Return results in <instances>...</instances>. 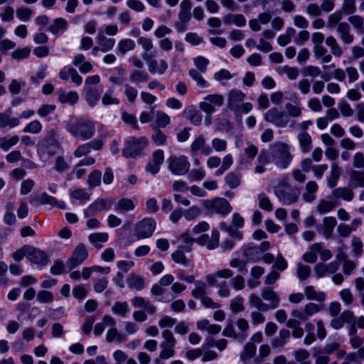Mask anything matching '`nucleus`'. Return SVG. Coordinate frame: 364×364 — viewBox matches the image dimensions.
<instances>
[{"label": "nucleus", "mask_w": 364, "mask_h": 364, "mask_svg": "<svg viewBox=\"0 0 364 364\" xmlns=\"http://www.w3.org/2000/svg\"><path fill=\"white\" fill-rule=\"evenodd\" d=\"M349 186L353 188L364 187V172L352 171L350 173Z\"/></svg>", "instance_id": "obj_48"}, {"label": "nucleus", "mask_w": 364, "mask_h": 364, "mask_svg": "<svg viewBox=\"0 0 364 364\" xmlns=\"http://www.w3.org/2000/svg\"><path fill=\"white\" fill-rule=\"evenodd\" d=\"M110 205L109 201L102 198H98L84 210L85 216L88 218L94 215L98 212L107 210L109 208Z\"/></svg>", "instance_id": "obj_24"}, {"label": "nucleus", "mask_w": 364, "mask_h": 364, "mask_svg": "<svg viewBox=\"0 0 364 364\" xmlns=\"http://www.w3.org/2000/svg\"><path fill=\"white\" fill-rule=\"evenodd\" d=\"M171 258L176 263H179L185 266H188L191 264V259L186 257L181 247H179L178 250L171 254Z\"/></svg>", "instance_id": "obj_58"}, {"label": "nucleus", "mask_w": 364, "mask_h": 364, "mask_svg": "<svg viewBox=\"0 0 364 364\" xmlns=\"http://www.w3.org/2000/svg\"><path fill=\"white\" fill-rule=\"evenodd\" d=\"M65 129L73 137L85 141L92 139L95 134V124L90 119L72 117L65 122Z\"/></svg>", "instance_id": "obj_1"}, {"label": "nucleus", "mask_w": 364, "mask_h": 364, "mask_svg": "<svg viewBox=\"0 0 364 364\" xmlns=\"http://www.w3.org/2000/svg\"><path fill=\"white\" fill-rule=\"evenodd\" d=\"M348 23L352 25L358 33H364V18L359 15H348Z\"/></svg>", "instance_id": "obj_46"}, {"label": "nucleus", "mask_w": 364, "mask_h": 364, "mask_svg": "<svg viewBox=\"0 0 364 364\" xmlns=\"http://www.w3.org/2000/svg\"><path fill=\"white\" fill-rule=\"evenodd\" d=\"M336 225L337 221L334 217H325L323 218L322 225L320 227H317V230L323 235L325 239L328 240L331 237Z\"/></svg>", "instance_id": "obj_21"}, {"label": "nucleus", "mask_w": 364, "mask_h": 364, "mask_svg": "<svg viewBox=\"0 0 364 364\" xmlns=\"http://www.w3.org/2000/svg\"><path fill=\"white\" fill-rule=\"evenodd\" d=\"M135 205L132 199L123 198L118 200L114 206V210L117 213H122L124 212L134 210Z\"/></svg>", "instance_id": "obj_42"}, {"label": "nucleus", "mask_w": 364, "mask_h": 364, "mask_svg": "<svg viewBox=\"0 0 364 364\" xmlns=\"http://www.w3.org/2000/svg\"><path fill=\"white\" fill-rule=\"evenodd\" d=\"M19 124V118L11 117L9 112L0 113V128L9 127L11 129L18 126Z\"/></svg>", "instance_id": "obj_37"}, {"label": "nucleus", "mask_w": 364, "mask_h": 364, "mask_svg": "<svg viewBox=\"0 0 364 364\" xmlns=\"http://www.w3.org/2000/svg\"><path fill=\"white\" fill-rule=\"evenodd\" d=\"M26 259L32 264L38 265L40 268L46 267L49 262L48 255L36 247L29 246L27 248Z\"/></svg>", "instance_id": "obj_15"}, {"label": "nucleus", "mask_w": 364, "mask_h": 364, "mask_svg": "<svg viewBox=\"0 0 364 364\" xmlns=\"http://www.w3.org/2000/svg\"><path fill=\"white\" fill-rule=\"evenodd\" d=\"M248 301L251 306L259 311H267L269 310V306H267V304L264 303L259 296L255 294H252L249 296Z\"/></svg>", "instance_id": "obj_50"}, {"label": "nucleus", "mask_w": 364, "mask_h": 364, "mask_svg": "<svg viewBox=\"0 0 364 364\" xmlns=\"http://www.w3.org/2000/svg\"><path fill=\"white\" fill-rule=\"evenodd\" d=\"M97 45L102 48V53H107L112 50L115 46L114 38H107L102 30H100L95 38Z\"/></svg>", "instance_id": "obj_28"}, {"label": "nucleus", "mask_w": 364, "mask_h": 364, "mask_svg": "<svg viewBox=\"0 0 364 364\" xmlns=\"http://www.w3.org/2000/svg\"><path fill=\"white\" fill-rule=\"evenodd\" d=\"M88 257V251L85 245L78 244L74 249L71 256L66 262V267L70 271L80 265Z\"/></svg>", "instance_id": "obj_12"}, {"label": "nucleus", "mask_w": 364, "mask_h": 364, "mask_svg": "<svg viewBox=\"0 0 364 364\" xmlns=\"http://www.w3.org/2000/svg\"><path fill=\"white\" fill-rule=\"evenodd\" d=\"M148 144L149 140L146 136H128L124 141V147L122 150V156L125 158L132 159L141 157L144 155Z\"/></svg>", "instance_id": "obj_5"}, {"label": "nucleus", "mask_w": 364, "mask_h": 364, "mask_svg": "<svg viewBox=\"0 0 364 364\" xmlns=\"http://www.w3.org/2000/svg\"><path fill=\"white\" fill-rule=\"evenodd\" d=\"M70 77L72 82L76 85L80 86L82 82V77L78 74L77 71L73 67H64L59 72V77L67 81Z\"/></svg>", "instance_id": "obj_26"}, {"label": "nucleus", "mask_w": 364, "mask_h": 364, "mask_svg": "<svg viewBox=\"0 0 364 364\" xmlns=\"http://www.w3.org/2000/svg\"><path fill=\"white\" fill-rule=\"evenodd\" d=\"M313 52L315 58L321 59L322 63H329L332 60L331 54L328 53V50L323 45L314 46Z\"/></svg>", "instance_id": "obj_44"}, {"label": "nucleus", "mask_w": 364, "mask_h": 364, "mask_svg": "<svg viewBox=\"0 0 364 364\" xmlns=\"http://www.w3.org/2000/svg\"><path fill=\"white\" fill-rule=\"evenodd\" d=\"M338 205L333 200L322 199L317 206L316 210L320 214L327 213L333 210Z\"/></svg>", "instance_id": "obj_56"}, {"label": "nucleus", "mask_w": 364, "mask_h": 364, "mask_svg": "<svg viewBox=\"0 0 364 364\" xmlns=\"http://www.w3.org/2000/svg\"><path fill=\"white\" fill-rule=\"evenodd\" d=\"M297 138L301 151L303 153L309 152L312 148V139L311 135L306 132H303L298 134Z\"/></svg>", "instance_id": "obj_39"}, {"label": "nucleus", "mask_w": 364, "mask_h": 364, "mask_svg": "<svg viewBox=\"0 0 364 364\" xmlns=\"http://www.w3.org/2000/svg\"><path fill=\"white\" fill-rule=\"evenodd\" d=\"M171 122L170 117L164 112L158 111L156 114L154 123L151 125L153 129L165 128Z\"/></svg>", "instance_id": "obj_49"}, {"label": "nucleus", "mask_w": 364, "mask_h": 364, "mask_svg": "<svg viewBox=\"0 0 364 364\" xmlns=\"http://www.w3.org/2000/svg\"><path fill=\"white\" fill-rule=\"evenodd\" d=\"M273 162L280 168H287L292 160L287 144L276 142L270 147Z\"/></svg>", "instance_id": "obj_6"}, {"label": "nucleus", "mask_w": 364, "mask_h": 364, "mask_svg": "<svg viewBox=\"0 0 364 364\" xmlns=\"http://www.w3.org/2000/svg\"><path fill=\"white\" fill-rule=\"evenodd\" d=\"M361 224L362 220L360 218H355L350 225L340 223L337 227L336 231L339 237L346 238L350 235L352 232L355 231Z\"/></svg>", "instance_id": "obj_25"}, {"label": "nucleus", "mask_w": 364, "mask_h": 364, "mask_svg": "<svg viewBox=\"0 0 364 364\" xmlns=\"http://www.w3.org/2000/svg\"><path fill=\"white\" fill-rule=\"evenodd\" d=\"M336 32L339 39L343 44H351L354 41L355 37L351 33L350 26L347 22H341L336 27Z\"/></svg>", "instance_id": "obj_20"}, {"label": "nucleus", "mask_w": 364, "mask_h": 364, "mask_svg": "<svg viewBox=\"0 0 364 364\" xmlns=\"http://www.w3.org/2000/svg\"><path fill=\"white\" fill-rule=\"evenodd\" d=\"M234 273L230 269H223L218 270L215 273L208 274L205 277L208 284L210 286H218L217 278L229 279L232 277Z\"/></svg>", "instance_id": "obj_30"}, {"label": "nucleus", "mask_w": 364, "mask_h": 364, "mask_svg": "<svg viewBox=\"0 0 364 364\" xmlns=\"http://www.w3.org/2000/svg\"><path fill=\"white\" fill-rule=\"evenodd\" d=\"M109 239V235L107 232H94L88 235V241L97 249H101L103 244L107 242Z\"/></svg>", "instance_id": "obj_33"}, {"label": "nucleus", "mask_w": 364, "mask_h": 364, "mask_svg": "<svg viewBox=\"0 0 364 364\" xmlns=\"http://www.w3.org/2000/svg\"><path fill=\"white\" fill-rule=\"evenodd\" d=\"M321 250V243H314L310 247V250L305 252L302 257L306 262L314 264L317 261V254Z\"/></svg>", "instance_id": "obj_47"}, {"label": "nucleus", "mask_w": 364, "mask_h": 364, "mask_svg": "<svg viewBox=\"0 0 364 364\" xmlns=\"http://www.w3.org/2000/svg\"><path fill=\"white\" fill-rule=\"evenodd\" d=\"M264 119L279 127H287L289 121L288 115L277 107H272L266 112L264 114Z\"/></svg>", "instance_id": "obj_13"}, {"label": "nucleus", "mask_w": 364, "mask_h": 364, "mask_svg": "<svg viewBox=\"0 0 364 364\" xmlns=\"http://www.w3.org/2000/svg\"><path fill=\"white\" fill-rule=\"evenodd\" d=\"M277 71L279 75L285 74L287 77L291 80H296L299 76V69L296 67H290L289 65L280 66L277 68Z\"/></svg>", "instance_id": "obj_53"}, {"label": "nucleus", "mask_w": 364, "mask_h": 364, "mask_svg": "<svg viewBox=\"0 0 364 364\" xmlns=\"http://www.w3.org/2000/svg\"><path fill=\"white\" fill-rule=\"evenodd\" d=\"M130 309L127 301H115L112 307V311L114 314L125 318L129 312Z\"/></svg>", "instance_id": "obj_45"}, {"label": "nucleus", "mask_w": 364, "mask_h": 364, "mask_svg": "<svg viewBox=\"0 0 364 364\" xmlns=\"http://www.w3.org/2000/svg\"><path fill=\"white\" fill-rule=\"evenodd\" d=\"M167 163L168 169L174 175H185L190 168V163L188 158L184 155L171 156L168 158Z\"/></svg>", "instance_id": "obj_11"}, {"label": "nucleus", "mask_w": 364, "mask_h": 364, "mask_svg": "<svg viewBox=\"0 0 364 364\" xmlns=\"http://www.w3.org/2000/svg\"><path fill=\"white\" fill-rule=\"evenodd\" d=\"M136 44L134 41L130 38L122 39L119 41L117 50L121 55H124L126 53L134 49Z\"/></svg>", "instance_id": "obj_54"}, {"label": "nucleus", "mask_w": 364, "mask_h": 364, "mask_svg": "<svg viewBox=\"0 0 364 364\" xmlns=\"http://www.w3.org/2000/svg\"><path fill=\"white\" fill-rule=\"evenodd\" d=\"M190 152L193 156L196 155L198 152L204 156H208L212 153V149L206 144L205 136L203 134H199L191 144Z\"/></svg>", "instance_id": "obj_17"}, {"label": "nucleus", "mask_w": 364, "mask_h": 364, "mask_svg": "<svg viewBox=\"0 0 364 364\" xmlns=\"http://www.w3.org/2000/svg\"><path fill=\"white\" fill-rule=\"evenodd\" d=\"M127 286L137 291L142 290L145 287L144 278L140 275L131 273L127 278Z\"/></svg>", "instance_id": "obj_36"}, {"label": "nucleus", "mask_w": 364, "mask_h": 364, "mask_svg": "<svg viewBox=\"0 0 364 364\" xmlns=\"http://www.w3.org/2000/svg\"><path fill=\"white\" fill-rule=\"evenodd\" d=\"M236 326L239 331L238 333L235 331L232 322L230 321L223 329V335L226 337L232 338L240 343H242L248 336L249 323L247 319L240 318L236 321Z\"/></svg>", "instance_id": "obj_7"}, {"label": "nucleus", "mask_w": 364, "mask_h": 364, "mask_svg": "<svg viewBox=\"0 0 364 364\" xmlns=\"http://www.w3.org/2000/svg\"><path fill=\"white\" fill-rule=\"evenodd\" d=\"M37 149L40 154L48 158L57 154L58 151L62 149L58 129L51 128L46 130L45 135L38 143Z\"/></svg>", "instance_id": "obj_2"}, {"label": "nucleus", "mask_w": 364, "mask_h": 364, "mask_svg": "<svg viewBox=\"0 0 364 364\" xmlns=\"http://www.w3.org/2000/svg\"><path fill=\"white\" fill-rule=\"evenodd\" d=\"M58 101L61 104L75 105L79 100V95L76 91L66 92L63 89L57 91Z\"/></svg>", "instance_id": "obj_27"}, {"label": "nucleus", "mask_w": 364, "mask_h": 364, "mask_svg": "<svg viewBox=\"0 0 364 364\" xmlns=\"http://www.w3.org/2000/svg\"><path fill=\"white\" fill-rule=\"evenodd\" d=\"M186 118L195 126H198L202 122V115L194 106H188L183 110Z\"/></svg>", "instance_id": "obj_35"}, {"label": "nucleus", "mask_w": 364, "mask_h": 364, "mask_svg": "<svg viewBox=\"0 0 364 364\" xmlns=\"http://www.w3.org/2000/svg\"><path fill=\"white\" fill-rule=\"evenodd\" d=\"M188 75L196 81L197 85L200 88L208 87L210 84L203 78L200 71L192 68L188 70Z\"/></svg>", "instance_id": "obj_55"}, {"label": "nucleus", "mask_w": 364, "mask_h": 364, "mask_svg": "<svg viewBox=\"0 0 364 364\" xmlns=\"http://www.w3.org/2000/svg\"><path fill=\"white\" fill-rule=\"evenodd\" d=\"M149 78L148 73L142 70H134L129 73V80L136 85L147 82Z\"/></svg>", "instance_id": "obj_51"}, {"label": "nucleus", "mask_w": 364, "mask_h": 364, "mask_svg": "<svg viewBox=\"0 0 364 364\" xmlns=\"http://www.w3.org/2000/svg\"><path fill=\"white\" fill-rule=\"evenodd\" d=\"M246 95L240 90L232 89L228 95V107L234 112L236 117H242L243 114H247L252 109L251 102H243Z\"/></svg>", "instance_id": "obj_4"}, {"label": "nucleus", "mask_w": 364, "mask_h": 364, "mask_svg": "<svg viewBox=\"0 0 364 364\" xmlns=\"http://www.w3.org/2000/svg\"><path fill=\"white\" fill-rule=\"evenodd\" d=\"M220 234L218 230H213L211 235L203 234L196 239V242L201 246H205L208 250H214L219 245Z\"/></svg>", "instance_id": "obj_18"}, {"label": "nucleus", "mask_w": 364, "mask_h": 364, "mask_svg": "<svg viewBox=\"0 0 364 364\" xmlns=\"http://www.w3.org/2000/svg\"><path fill=\"white\" fill-rule=\"evenodd\" d=\"M163 341L159 344L161 349L159 358L162 360H168L174 356L175 346L177 341L173 333L169 330H164L161 332Z\"/></svg>", "instance_id": "obj_8"}, {"label": "nucleus", "mask_w": 364, "mask_h": 364, "mask_svg": "<svg viewBox=\"0 0 364 364\" xmlns=\"http://www.w3.org/2000/svg\"><path fill=\"white\" fill-rule=\"evenodd\" d=\"M36 300L40 304H50L54 301V295L50 291L41 290L36 294Z\"/></svg>", "instance_id": "obj_62"}, {"label": "nucleus", "mask_w": 364, "mask_h": 364, "mask_svg": "<svg viewBox=\"0 0 364 364\" xmlns=\"http://www.w3.org/2000/svg\"><path fill=\"white\" fill-rule=\"evenodd\" d=\"M261 296L264 300L269 301L267 306H269V310L276 309L279 307L280 304V299L277 293L274 291L272 287H264L262 289Z\"/></svg>", "instance_id": "obj_22"}, {"label": "nucleus", "mask_w": 364, "mask_h": 364, "mask_svg": "<svg viewBox=\"0 0 364 364\" xmlns=\"http://www.w3.org/2000/svg\"><path fill=\"white\" fill-rule=\"evenodd\" d=\"M326 44L329 47L331 55H333L337 58H340L343 55V48L333 36H328L326 38Z\"/></svg>", "instance_id": "obj_41"}, {"label": "nucleus", "mask_w": 364, "mask_h": 364, "mask_svg": "<svg viewBox=\"0 0 364 364\" xmlns=\"http://www.w3.org/2000/svg\"><path fill=\"white\" fill-rule=\"evenodd\" d=\"M156 226V223L154 219L145 218L135 224L134 235L137 240L149 238L152 236Z\"/></svg>", "instance_id": "obj_10"}, {"label": "nucleus", "mask_w": 364, "mask_h": 364, "mask_svg": "<svg viewBox=\"0 0 364 364\" xmlns=\"http://www.w3.org/2000/svg\"><path fill=\"white\" fill-rule=\"evenodd\" d=\"M38 203L41 205H50L60 208H65V205L63 201H58L55 197L49 196L46 193H42L38 197Z\"/></svg>", "instance_id": "obj_40"}, {"label": "nucleus", "mask_w": 364, "mask_h": 364, "mask_svg": "<svg viewBox=\"0 0 364 364\" xmlns=\"http://www.w3.org/2000/svg\"><path fill=\"white\" fill-rule=\"evenodd\" d=\"M305 296L309 300H315L322 302L326 299V294L323 291H317L313 286H307L304 288Z\"/></svg>", "instance_id": "obj_43"}, {"label": "nucleus", "mask_w": 364, "mask_h": 364, "mask_svg": "<svg viewBox=\"0 0 364 364\" xmlns=\"http://www.w3.org/2000/svg\"><path fill=\"white\" fill-rule=\"evenodd\" d=\"M291 333L287 328H282L279 331L277 336L274 338L271 342V345L274 348H283L290 338Z\"/></svg>", "instance_id": "obj_34"}, {"label": "nucleus", "mask_w": 364, "mask_h": 364, "mask_svg": "<svg viewBox=\"0 0 364 364\" xmlns=\"http://www.w3.org/2000/svg\"><path fill=\"white\" fill-rule=\"evenodd\" d=\"M258 205L259 207L267 212H270L273 210V205L265 193H260L257 196Z\"/></svg>", "instance_id": "obj_64"}, {"label": "nucleus", "mask_w": 364, "mask_h": 364, "mask_svg": "<svg viewBox=\"0 0 364 364\" xmlns=\"http://www.w3.org/2000/svg\"><path fill=\"white\" fill-rule=\"evenodd\" d=\"M318 186L316 181H310L306 183L304 191L302 194L303 200L306 203L313 202L316 198V192Z\"/></svg>", "instance_id": "obj_31"}, {"label": "nucleus", "mask_w": 364, "mask_h": 364, "mask_svg": "<svg viewBox=\"0 0 364 364\" xmlns=\"http://www.w3.org/2000/svg\"><path fill=\"white\" fill-rule=\"evenodd\" d=\"M285 109L287 112L288 117H299L302 113V107L301 106L300 102L297 100L296 104H291L288 102L285 105Z\"/></svg>", "instance_id": "obj_57"}, {"label": "nucleus", "mask_w": 364, "mask_h": 364, "mask_svg": "<svg viewBox=\"0 0 364 364\" xmlns=\"http://www.w3.org/2000/svg\"><path fill=\"white\" fill-rule=\"evenodd\" d=\"M114 90L113 88H109L103 95L102 97V102L104 105H119L120 100L114 97Z\"/></svg>", "instance_id": "obj_59"}, {"label": "nucleus", "mask_w": 364, "mask_h": 364, "mask_svg": "<svg viewBox=\"0 0 364 364\" xmlns=\"http://www.w3.org/2000/svg\"><path fill=\"white\" fill-rule=\"evenodd\" d=\"M224 102V97L219 94L208 95L204 101L200 103V108L207 114H212L215 111V106L220 107Z\"/></svg>", "instance_id": "obj_16"}, {"label": "nucleus", "mask_w": 364, "mask_h": 364, "mask_svg": "<svg viewBox=\"0 0 364 364\" xmlns=\"http://www.w3.org/2000/svg\"><path fill=\"white\" fill-rule=\"evenodd\" d=\"M241 251L247 262H256L262 259L261 251L253 243L243 245Z\"/></svg>", "instance_id": "obj_19"}, {"label": "nucleus", "mask_w": 364, "mask_h": 364, "mask_svg": "<svg viewBox=\"0 0 364 364\" xmlns=\"http://www.w3.org/2000/svg\"><path fill=\"white\" fill-rule=\"evenodd\" d=\"M83 92L87 104L92 107H95L100 100L102 90L97 87L86 86L84 87Z\"/></svg>", "instance_id": "obj_29"}, {"label": "nucleus", "mask_w": 364, "mask_h": 364, "mask_svg": "<svg viewBox=\"0 0 364 364\" xmlns=\"http://www.w3.org/2000/svg\"><path fill=\"white\" fill-rule=\"evenodd\" d=\"M195 288L191 291V296L197 299L201 300L206 296V284L204 282L198 280L194 282Z\"/></svg>", "instance_id": "obj_52"}, {"label": "nucleus", "mask_w": 364, "mask_h": 364, "mask_svg": "<svg viewBox=\"0 0 364 364\" xmlns=\"http://www.w3.org/2000/svg\"><path fill=\"white\" fill-rule=\"evenodd\" d=\"M225 181L230 188H236L240 184V174L235 172H230L225 176Z\"/></svg>", "instance_id": "obj_60"}, {"label": "nucleus", "mask_w": 364, "mask_h": 364, "mask_svg": "<svg viewBox=\"0 0 364 364\" xmlns=\"http://www.w3.org/2000/svg\"><path fill=\"white\" fill-rule=\"evenodd\" d=\"M274 194L283 205H289L297 201L300 191L289 183L288 177H282L274 187Z\"/></svg>", "instance_id": "obj_3"}, {"label": "nucleus", "mask_w": 364, "mask_h": 364, "mask_svg": "<svg viewBox=\"0 0 364 364\" xmlns=\"http://www.w3.org/2000/svg\"><path fill=\"white\" fill-rule=\"evenodd\" d=\"M42 124L38 120L36 119L27 124L23 129V132L25 133L38 134L42 131Z\"/></svg>", "instance_id": "obj_61"}, {"label": "nucleus", "mask_w": 364, "mask_h": 364, "mask_svg": "<svg viewBox=\"0 0 364 364\" xmlns=\"http://www.w3.org/2000/svg\"><path fill=\"white\" fill-rule=\"evenodd\" d=\"M320 307L315 303H308L304 307L294 309L291 312L293 318H297L299 321H306L311 316L320 311Z\"/></svg>", "instance_id": "obj_14"}, {"label": "nucleus", "mask_w": 364, "mask_h": 364, "mask_svg": "<svg viewBox=\"0 0 364 364\" xmlns=\"http://www.w3.org/2000/svg\"><path fill=\"white\" fill-rule=\"evenodd\" d=\"M203 204L205 209H207L210 213L226 215L232 210V208L228 200L223 198H215L212 200H203Z\"/></svg>", "instance_id": "obj_9"}, {"label": "nucleus", "mask_w": 364, "mask_h": 364, "mask_svg": "<svg viewBox=\"0 0 364 364\" xmlns=\"http://www.w3.org/2000/svg\"><path fill=\"white\" fill-rule=\"evenodd\" d=\"M331 196L335 199L350 201L354 197L353 191L348 187H339L333 190Z\"/></svg>", "instance_id": "obj_38"}, {"label": "nucleus", "mask_w": 364, "mask_h": 364, "mask_svg": "<svg viewBox=\"0 0 364 364\" xmlns=\"http://www.w3.org/2000/svg\"><path fill=\"white\" fill-rule=\"evenodd\" d=\"M19 140L17 135L12 136L11 137H0V148L4 151H8L11 147L16 145Z\"/></svg>", "instance_id": "obj_63"}, {"label": "nucleus", "mask_w": 364, "mask_h": 364, "mask_svg": "<svg viewBox=\"0 0 364 364\" xmlns=\"http://www.w3.org/2000/svg\"><path fill=\"white\" fill-rule=\"evenodd\" d=\"M143 58L146 60L148 63L149 71L151 74L158 73L159 75H163L168 69V63L164 59L156 60L146 57V55H143Z\"/></svg>", "instance_id": "obj_23"}, {"label": "nucleus", "mask_w": 364, "mask_h": 364, "mask_svg": "<svg viewBox=\"0 0 364 364\" xmlns=\"http://www.w3.org/2000/svg\"><path fill=\"white\" fill-rule=\"evenodd\" d=\"M68 27V23L64 18H55L48 26L47 31L53 35H58L64 32Z\"/></svg>", "instance_id": "obj_32"}]
</instances>
